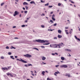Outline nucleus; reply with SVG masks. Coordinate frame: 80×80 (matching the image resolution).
<instances>
[{
	"instance_id": "423d86ee",
	"label": "nucleus",
	"mask_w": 80,
	"mask_h": 80,
	"mask_svg": "<svg viewBox=\"0 0 80 80\" xmlns=\"http://www.w3.org/2000/svg\"><path fill=\"white\" fill-rule=\"evenodd\" d=\"M60 67L61 68H62V67H63L64 68H67V67H68V66L66 65H63L60 66Z\"/></svg>"
},
{
	"instance_id": "2f4dec72",
	"label": "nucleus",
	"mask_w": 80,
	"mask_h": 80,
	"mask_svg": "<svg viewBox=\"0 0 80 80\" xmlns=\"http://www.w3.org/2000/svg\"><path fill=\"white\" fill-rule=\"evenodd\" d=\"M49 4L48 3H47V4H45V6H48V5Z\"/></svg>"
},
{
	"instance_id": "864d4df0",
	"label": "nucleus",
	"mask_w": 80,
	"mask_h": 80,
	"mask_svg": "<svg viewBox=\"0 0 80 80\" xmlns=\"http://www.w3.org/2000/svg\"><path fill=\"white\" fill-rule=\"evenodd\" d=\"M65 32L66 33L67 32H68V30H65Z\"/></svg>"
},
{
	"instance_id": "ea45409f",
	"label": "nucleus",
	"mask_w": 80,
	"mask_h": 80,
	"mask_svg": "<svg viewBox=\"0 0 80 80\" xmlns=\"http://www.w3.org/2000/svg\"><path fill=\"white\" fill-rule=\"evenodd\" d=\"M49 8H52V7H53V6H49Z\"/></svg>"
},
{
	"instance_id": "3c124183",
	"label": "nucleus",
	"mask_w": 80,
	"mask_h": 80,
	"mask_svg": "<svg viewBox=\"0 0 80 80\" xmlns=\"http://www.w3.org/2000/svg\"><path fill=\"white\" fill-rule=\"evenodd\" d=\"M24 66H25V67H28V66L27 64H25Z\"/></svg>"
},
{
	"instance_id": "bb28decb",
	"label": "nucleus",
	"mask_w": 80,
	"mask_h": 80,
	"mask_svg": "<svg viewBox=\"0 0 80 80\" xmlns=\"http://www.w3.org/2000/svg\"><path fill=\"white\" fill-rule=\"evenodd\" d=\"M4 3H4V2H3V3H2L1 4V6H3V5H4Z\"/></svg>"
},
{
	"instance_id": "58836bf2",
	"label": "nucleus",
	"mask_w": 80,
	"mask_h": 80,
	"mask_svg": "<svg viewBox=\"0 0 80 80\" xmlns=\"http://www.w3.org/2000/svg\"><path fill=\"white\" fill-rule=\"evenodd\" d=\"M74 37L75 38H76V39H77V38H77V36L75 35L74 36Z\"/></svg>"
},
{
	"instance_id": "9d476101",
	"label": "nucleus",
	"mask_w": 80,
	"mask_h": 80,
	"mask_svg": "<svg viewBox=\"0 0 80 80\" xmlns=\"http://www.w3.org/2000/svg\"><path fill=\"white\" fill-rule=\"evenodd\" d=\"M23 5H28V3H27L26 2H24L23 3Z\"/></svg>"
},
{
	"instance_id": "9b49d317",
	"label": "nucleus",
	"mask_w": 80,
	"mask_h": 80,
	"mask_svg": "<svg viewBox=\"0 0 80 80\" xmlns=\"http://www.w3.org/2000/svg\"><path fill=\"white\" fill-rule=\"evenodd\" d=\"M58 37L59 38H62V36L61 35H58Z\"/></svg>"
},
{
	"instance_id": "79ce46f5",
	"label": "nucleus",
	"mask_w": 80,
	"mask_h": 80,
	"mask_svg": "<svg viewBox=\"0 0 80 80\" xmlns=\"http://www.w3.org/2000/svg\"><path fill=\"white\" fill-rule=\"evenodd\" d=\"M48 30L49 31L50 30V31H53V30H54V29H48Z\"/></svg>"
},
{
	"instance_id": "cd10ccee",
	"label": "nucleus",
	"mask_w": 80,
	"mask_h": 80,
	"mask_svg": "<svg viewBox=\"0 0 80 80\" xmlns=\"http://www.w3.org/2000/svg\"><path fill=\"white\" fill-rule=\"evenodd\" d=\"M10 48L11 49H12V48H14V49H15V48H14V47H13V46H12V48Z\"/></svg>"
},
{
	"instance_id": "37998d69",
	"label": "nucleus",
	"mask_w": 80,
	"mask_h": 80,
	"mask_svg": "<svg viewBox=\"0 0 80 80\" xmlns=\"http://www.w3.org/2000/svg\"><path fill=\"white\" fill-rule=\"evenodd\" d=\"M28 22V21L27 20H25V21H24V22H25V23H27Z\"/></svg>"
},
{
	"instance_id": "2eb2a0df",
	"label": "nucleus",
	"mask_w": 80,
	"mask_h": 80,
	"mask_svg": "<svg viewBox=\"0 0 80 80\" xmlns=\"http://www.w3.org/2000/svg\"><path fill=\"white\" fill-rule=\"evenodd\" d=\"M57 46L58 48H61L60 44H58L57 45Z\"/></svg>"
},
{
	"instance_id": "4c0bfd02",
	"label": "nucleus",
	"mask_w": 80,
	"mask_h": 80,
	"mask_svg": "<svg viewBox=\"0 0 80 80\" xmlns=\"http://www.w3.org/2000/svg\"><path fill=\"white\" fill-rule=\"evenodd\" d=\"M41 2L42 3H45V1H43L42 0L41 1Z\"/></svg>"
},
{
	"instance_id": "e2e57ef3",
	"label": "nucleus",
	"mask_w": 80,
	"mask_h": 80,
	"mask_svg": "<svg viewBox=\"0 0 80 80\" xmlns=\"http://www.w3.org/2000/svg\"><path fill=\"white\" fill-rule=\"evenodd\" d=\"M12 28H16V26H13L12 27Z\"/></svg>"
},
{
	"instance_id": "0e129e2a",
	"label": "nucleus",
	"mask_w": 80,
	"mask_h": 80,
	"mask_svg": "<svg viewBox=\"0 0 80 80\" xmlns=\"http://www.w3.org/2000/svg\"><path fill=\"white\" fill-rule=\"evenodd\" d=\"M19 17H22V15L21 14H19Z\"/></svg>"
},
{
	"instance_id": "f704fd0d",
	"label": "nucleus",
	"mask_w": 80,
	"mask_h": 80,
	"mask_svg": "<svg viewBox=\"0 0 80 80\" xmlns=\"http://www.w3.org/2000/svg\"><path fill=\"white\" fill-rule=\"evenodd\" d=\"M59 66H60V65H56L55 67H56L57 68V67H59Z\"/></svg>"
},
{
	"instance_id": "f03ea898",
	"label": "nucleus",
	"mask_w": 80,
	"mask_h": 80,
	"mask_svg": "<svg viewBox=\"0 0 80 80\" xmlns=\"http://www.w3.org/2000/svg\"><path fill=\"white\" fill-rule=\"evenodd\" d=\"M17 60H18V61H21L22 62H23V63H27V62L25 61V60H23V59H21V60H20L18 59H17Z\"/></svg>"
},
{
	"instance_id": "412c9836",
	"label": "nucleus",
	"mask_w": 80,
	"mask_h": 80,
	"mask_svg": "<svg viewBox=\"0 0 80 80\" xmlns=\"http://www.w3.org/2000/svg\"><path fill=\"white\" fill-rule=\"evenodd\" d=\"M33 48V49H35V50H38V51L39 50L38 48Z\"/></svg>"
},
{
	"instance_id": "a19ab883",
	"label": "nucleus",
	"mask_w": 80,
	"mask_h": 80,
	"mask_svg": "<svg viewBox=\"0 0 80 80\" xmlns=\"http://www.w3.org/2000/svg\"><path fill=\"white\" fill-rule=\"evenodd\" d=\"M47 80H51V79H50V78H47Z\"/></svg>"
},
{
	"instance_id": "de8ad7c7",
	"label": "nucleus",
	"mask_w": 80,
	"mask_h": 80,
	"mask_svg": "<svg viewBox=\"0 0 80 80\" xmlns=\"http://www.w3.org/2000/svg\"><path fill=\"white\" fill-rule=\"evenodd\" d=\"M52 17H55V15L54 14H53V15L52 16Z\"/></svg>"
},
{
	"instance_id": "b1692460",
	"label": "nucleus",
	"mask_w": 80,
	"mask_h": 80,
	"mask_svg": "<svg viewBox=\"0 0 80 80\" xmlns=\"http://www.w3.org/2000/svg\"><path fill=\"white\" fill-rule=\"evenodd\" d=\"M57 23H55V24L53 25L52 26H54V27H55V26H57Z\"/></svg>"
},
{
	"instance_id": "680f3d73",
	"label": "nucleus",
	"mask_w": 80,
	"mask_h": 80,
	"mask_svg": "<svg viewBox=\"0 0 80 80\" xmlns=\"http://www.w3.org/2000/svg\"><path fill=\"white\" fill-rule=\"evenodd\" d=\"M68 55H68V56L69 57H71V55H70L69 53H68Z\"/></svg>"
},
{
	"instance_id": "49530a36",
	"label": "nucleus",
	"mask_w": 80,
	"mask_h": 80,
	"mask_svg": "<svg viewBox=\"0 0 80 80\" xmlns=\"http://www.w3.org/2000/svg\"><path fill=\"white\" fill-rule=\"evenodd\" d=\"M27 12H28V11H24L25 13H27Z\"/></svg>"
},
{
	"instance_id": "7ed1b4c3",
	"label": "nucleus",
	"mask_w": 80,
	"mask_h": 80,
	"mask_svg": "<svg viewBox=\"0 0 80 80\" xmlns=\"http://www.w3.org/2000/svg\"><path fill=\"white\" fill-rule=\"evenodd\" d=\"M10 67H11V66H10V67H8V68H7L6 67L2 68V69L3 70H6L7 71V70H8V69H9V68H10Z\"/></svg>"
},
{
	"instance_id": "e433bc0d",
	"label": "nucleus",
	"mask_w": 80,
	"mask_h": 80,
	"mask_svg": "<svg viewBox=\"0 0 80 80\" xmlns=\"http://www.w3.org/2000/svg\"><path fill=\"white\" fill-rule=\"evenodd\" d=\"M70 2L72 3H74V2H73L72 1H71V0H69Z\"/></svg>"
},
{
	"instance_id": "c85d7f7f",
	"label": "nucleus",
	"mask_w": 80,
	"mask_h": 80,
	"mask_svg": "<svg viewBox=\"0 0 80 80\" xmlns=\"http://www.w3.org/2000/svg\"><path fill=\"white\" fill-rule=\"evenodd\" d=\"M50 22H51V23H54L53 21V20H50Z\"/></svg>"
},
{
	"instance_id": "603ef678",
	"label": "nucleus",
	"mask_w": 80,
	"mask_h": 80,
	"mask_svg": "<svg viewBox=\"0 0 80 80\" xmlns=\"http://www.w3.org/2000/svg\"><path fill=\"white\" fill-rule=\"evenodd\" d=\"M77 39L78 40V41H80V39L79 38H77Z\"/></svg>"
},
{
	"instance_id": "69168bd1",
	"label": "nucleus",
	"mask_w": 80,
	"mask_h": 80,
	"mask_svg": "<svg viewBox=\"0 0 80 80\" xmlns=\"http://www.w3.org/2000/svg\"><path fill=\"white\" fill-rule=\"evenodd\" d=\"M32 75L33 76H35V75H34V74H33V73H32Z\"/></svg>"
},
{
	"instance_id": "7c9ffc66",
	"label": "nucleus",
	"mask_w": 80,
	"mask_h": 80,
	"mask_svg": "<svg viewBox=\"0 0 80 80\" xmlns=\"http://www.w3.org/2000/svg\"><path fill=\"white\" fill-rule=\"evenodd\" d=\"M22 27H25V25H23L21 26Z\"/></svg>"
},
{
	"instance_id": "a878e982",
	"label": "nucleus",
	"mask_w": 80,
	"mask_h": 80,
	"mask_svg": "<svg viewBox=\"0 0 80 80\" xmlns=\"http://www.w3.org/2000/svg\"><path fill=\"white\" fill-rule=\"evenodd\" d=\"M8 55H12V52H8Z\"/></svg>"
},
{
	"instance_id": "6e6d98bb",
	"label": "nucleus",
	"mask_w": 80,
	"mask_h": 80,
	"mask_svg": "<svg viewBox=\"0 0 80 80\" xmlns=\"http://www.w3.org/2000/svg\"><path fill=\"white\" fill-rule=\"evenodd\" d=\"M41 47L42 48H45V47L43 46H41Z\"/></svg>"
},
{
	"instance_id": "ddd939ff",
	"label": "nucleus",
	"mask_w": 80,
	"mask_h": 80,
	"mask_svg": "<svg viewBox=\"0 0 80 80\" xmlns=\"http://www.w3.org/2000/svg\"><path fill=\"white\" fill-rule=\"evenodd\" d=\"M45 59H46V58H45L44 56H43L42 58V60H45Z\"/></svg>"
},
{
	"instance_id": "20e7f679",
	"label": "nucleus",
	"mask_w": 80,
	"mask_h": 80,
	"mask_svg": "<svg viewBox=\"0 0 80 80\" xmlns=\"http://www.w3.org/2000/svg\"><path fill=\"white\" fill-rule=\"evenodd\" d=\"M24 56H25V57H28V58H30V57H32V55L29 54L24 55Z\"/></svg>"
},
{
	"instance_id": "aec40b11",
	"label": "nucleus",
	"mask_w": 80,
	"mask_h": 80,
	"mask_svg": "<svg viewBox=\"0 0 80 80\" xmlns=\"http://www.w3.org/2000/svg\"><path fill=\"white\" fill-rule=\"evenodd\" d=\"M59 45H60V46H62L63 45V43L62 42H61V43H59Z\"/></svg>"
},
{
	"instance_id": "c756f323",
	"label": "nucleus",
	"mask_w": 80,
	"mask_h": 80,
	"mask_svg": "<svg viewBox=\"0 0 80 80\" xmlns=\"http://www.w3.org/2000/svg\"><path fill=\"white\" fill-rule=\"evenodd\" d=\"M41 27H42V28H44L45 27V26L43 25H42L41 26Z\"/></svg>"
},
{
	"instance_id": "1a4fd4ad",
	"label": "nucleus",
	"mask_w": 80,
	"mask_h": 80,
	"mask_svg": "<svg viewBox=\"0 0 80 80\" xmlns=\"http://www.w3.org/2000/svg\"><path fill=\"white\" fill-rule=\"evenodd\" d=\"M65 51H67V52H72L71 50L69 49H65Z\"/></svg>"
},
{
	"instance_id": "8fccbe9b",
	"label": "nucleus",
	"mask_w": 80,
	"mask_h": 80,
	"mask_svg": "<svg viewBox=\"0 0 80 80\" xmlns=\"http://www.w3.org/2000/svg\"><path fill=\"white\" fill-rule=\"evenodd\" d=\"M72 32L71 31H70L69 32V33H70V34H71V33H72Z\"/></svg>"
},
{
	"instance_id": "6ab92c4d",
	"label": "nucleus",
	"mask_w": 80,
	"mask_h": 80,
	"mask_svg": "<svg viewBox=\"0 0 80 80\" xmlns=\"http://www.w3.org/2000/svg\"><path fill=\"white\" fill-rule=\"evenodd\" d=\"M50 44V43H43V45H49Z\"/></svg>"
},
{
	"instance_id": "09e8293b",
	"label": "nucleus",
	"mask_w": 80,
	"mask_h": 80,
	"mask_svg": "<svg viewBox=\"0 0 80 80\" xmlns=\"http://www.w3.org/2000/svg\"><path fill=\"white\" fill-rule=\"evenodd\" d=\"M68 27H65V29H68Z\"/></svg>"
},
{
	"instance_id": "a211bd4d",
	"label": "nucleus",
	"mask_w": 80,
	"mask_h": 80,
	"mask_svg": "<svg viewBox=\"0 0 80 80\" xmlns=\"http://www.w3.org/2000/svg\"><path fill=\"white\" fill-rule=\"evenodd\" d=\"M11 58H12V59H13V60H14L15 58H13V56H10Z\"/></svg>"
},
{
	"instance_id": "774afa93",
	"label": "nucleus",
	"mask_w": 80,
	"mask_h": 80,
	"mask_svg": "<svg viewBox=\"0 0 80 80\" xmlns=\"http://www.w3.org/2000/svg\"><path fill=\"white\" fill-rule=\"evenodd\" d=\"M66 34H67V35H68V32H66Z\"/></svg>"
},
{
	"instance_id": "4468645a",
	"label": "nucleus",
	"mask_w": 80,
	"mask_h": 80,
	"mask_svg": "<svg viewBox=\"0 0 80 80\" xmlns=\"http://www.w3.org/2000/svg\"><path fill=\"white\" fill-rule=\"evenodd\" d=\"M61 59L63 61L65 60V58L63 57H61Z\"/></svg>"
},
{
	"instance_id": "4be33fe9",
	"label": "nucleus",
	"mask_w": 80,
	"mask_h": 80,
	"mask_svg": "<svg viewBox=\"0 0 80 80\" xmlns=\"http://www.w3.org/2000/svg\"><path fill=\"white\" fill-rule=\"evenodd\" d=\"M52 20H53V21H55V19L53 17H52Z\"/></svg>"
},
{
	"instance_id": "bf43d9fd",
	"label": "nucleus",
	"mask_w": 80,
	"mask_h": 80,
	"mask_svg": "<svg viewBox=\"0 0 80 80\" xmlns=\"http://www.w3.org/2000/svg\"><path fill=\"white\" fill-rule=\"evenodd\" d=\"M68 77H70V75L69 74H68Z\"/></svg>"
},
{
	"instance_id": "393cba45",
	"label": "nucleus",
	"mask_w": 80,
	"mask_h": 80,
	"mask_svg": "<svg viewBox=\"0 0 80 80\" xmlns=\"http://www.w3.org/2000/svg\"><path fill=\"white\" fill-rule=\"evenodd\" d=\"M25 8H26V10H28V7H27V6H25Z\"/></svg>"
},
{
	"instance_id": "f8f14e48",
	"label": "nucleus",
	"mask_w": 80,
	"mask_h": 80,
	"mask_svg": "<svg viewBox=\"0 0 80 80\" xmlns=\"http://www.w3.org/2000/svg\"><path fill=\"white\" fill-rule=\"evenodd\" d=\"M45 71H42V74L43 75H45Z\"/></svg>"
},
{
	"instance_id": "0eeeda50",
	"label": "nucleus",
	"mask_w": 80,
	"mask_h": 80,
	"mask_svg": "<svg viewBox=\"0 0 80 80\" xmlns=\"http://www.w3.org/2000/svg\"><path fill=\"white\" fill-rule=\"evenodd\" d=\"M6 75H8V76H9V75H10L11 77H13V75L12 74L10 73V72H8L6 74Z\"/></svg>"
},
{
	"instance_id": "5701e85b",
	"label": "nucleus",
	"mask_w": 80,
	"mask_h": 80,
	"mask_svg": "<svg viewBox=\"0 0 80 80\" xmlns=\"http://www.w3.org/2000/svg\"><path fill=\"white\" fill-rule=\"evenodd\" d=\"M55 73L56 74H58V73L59 74H60V72H59L58 71H57V72H55Z\"/></svg>"
},
{
	"instance_id": "5fc2aeb1",
	"label": "nucleus",
	"mask_w": 80,
	"mask_h": 80,
	"mask_svg": "<svg viewBox=\"0 0 80 80\" xmlns=\"http://www.w3.org/2000/svg\"><path fill=\"white\" fill-rule=\"evenodd\" d=\"M52 55H55V54L54 53H52Z\"/></svg>"
},
{
	"instance_id": "f257e3e1",
	"label": "nucleus",
	"mask_w": 80,
	"mask_h": 80,
	"mask_svg": "<svg viewBox=\"0 0 80 80\" xmlns=\"http://www.w3.org/2000/svg\"><path fill=\"white\" fill-rule=\"evenodd\" d=\"M36 42H38L39 43H47V40H42L40 39H38L36 40Z\"/></svg>"
},
{
	"instance_id": "a18cd8bd",
	"label": "nucleus",
	"mask_w": 80,
	"mask_h": 80,
	"mask_svg": "<svg viewBox=\"0 0 80 80\" xmlns=\"http://www.w3.org/2000/svg\"><path fill=\"white\" fill-rule=\"evenodd\" d=\"M0 18L1 19H3V17H2L1 16V17H0Z\"/></svg>"
},
{
	"instance_id": "39448f33",
	"label": "nucleus",
	"mask_w": 80,
	"mask_h": 80,
	"mask_svg": "<svg viewBox=\"0 0 80 80\" xmlns=\"http://www.w3.org/2000/svg\"><path fill=\"white\" fill-rule=\"evenodd\" d=\"M19 13L17 11H15L14 13L13 14V16H14V17H15V16L17 15H19Z\"/></svg>"
},
{
	"instance_id": "c03bdc74",
	"label": "nucleus",
	"mask_w": 80,
	"mask_h": 80,
	"mask_svg": "<svg viewBox=\"0 0 80 80\" xmlns=\"http://www.w3.org/2000/svg\"><path fill=\"white\" fill-rule=\"evenodd\" d=\"M61 5V4L60 3H58V6H60Z\"/></svg>"
},
{
	"instance_id": "473e14b6",
	"label": "nucleus",
	"mask_w": 80,
	"mask_h": 80,
	"mask_svg": "<svg viewBox=\"0 0 80 80\" xmlns=\"http://www.w3.org/2000/svg\"><path fill=\"white\" fill-rule=\"evenodd\" d=\"M6 49H9V47H8V46H7L6 47Z\"/></svg>"
},
{
	"instance_id": "6e6552de",
	"label": "nucleus",
	"mask_w": 80,
	"mask_h": 80,
	"mask_svg": "<svg viewBox=\"0 0 80 80\" xmlns=\"http://www.w3.org/2000/svg\"><path fill=\"white\" fill-rule=\"evenodd\" d=\"M53 48H57V44H55L52 45Z\"/></svg>"
},
{
	"instance_id": "f3484780",
	"label": "nucleus",
	"mask_w": 80,
	"mask_h": 80,
	"mask_svg": "<svg viewBox=\"0 0 80 80\" xmlns=\"http://www.w3.org/2000/svg\"><path fill=\"white\" fill-rule=\"evenodd\" d=\"M58 32L59 33H62V31L60 30H59L58 31Z\"/></svg>"
},
{
	"instance_id": "dca6fc26",
	"label": "nucleus",
	"mask_w": 80,
	"mask_h": 80,
	"mask_svg": "<svg viewBox=\"0 0 80 80\" xmlns=\"http://www.w3.org/2000/svg\"><path fill=\"white\" fill-rule=\"evenodd\" d=\"M30 3H31V4H34V3H35V2L34 1H31L30 2Z\"/></svg>"
},
{
	"instance_id": "13d9d810",
	"label": "nucleus",
	"mask_w": 80,
	"mask_h": 80,
	"mask_svg": "<svg viewBox=\"0 0 80 80\" xmlns=\"http://www.w3.org/2000/svg\"><path fill=\"white\" fill-rule=\"evenodd\" d=\"M15 0L17 2H18V0Z\"/></svg>"
},
{
	"instance_id": "338daca9",
	"label": "nucleus",
	"mask_w": 80,
	"mask_h": 80,
	"mask_svg": "<svg viewBox=\"0 0 80 80\" xmlns=\"http://www.w3.org/2000/svg\"><path fill=\"white\" fill-rule=\"evenodd\" d=\"M54 39H57V37H54Z\"/></svg>"
},
{
	"instance_id": "052dcab7",
	"label": "nucleus",
	"mask_w": 80,
	"mask_h": 80,
	"mask_svg": "<svg viewBox=\"0 0 80 80\" xmlns=\"http://www.w3.org/2000/svg\"><path fill=\"white\" fill-rule=\"evenodd\" d=\"M54 75H55V76H57V75L56 73H54Z\"/></svg>"
},
{
	"instance_id": "4d7b16f0",
	"label": "nucleus",
	"mask_w": 80,
	"mask_h": 80,
	"mask_svg": "<svg viewBox=\"0 0 80 80\" xmlns=\"http://www.w3.org/2000/svg\"><path fill=\"white\" fill-rule=\"evenodd\" d=\"M50 47H51V48H53V45L52 46L51 44L50 45Z\"/></svg>"
},
{
	"instance_id": "72a5a7b5",
	"label": "nucleus",
	"mask_w": 80,
	"mask_h": 80,
	"mask_svg": "<svg viewBox=\"0 0 80 80\" xmlns=\"http://www.w3.org/2000/svg\"><path fill=\"white\" fill-rule=\"evenodd\" d=\"M1 59H4V57L3 56H2L1 57Z\"/></svg>"
},
{
	"instance_id": "c9c22d12",
	"label": "nucleus",
	"mask_w": 80,
	"mask_h": 80,
	"mask_svg": "<svg viewBox=\"0 0 80 80\" xmlns=\"http://www.w3.org/2000/svg\"><path fill=\"white\" fill-rule=\"evenodd\" d=\"M28 66H32V65L31 64H28Z\"/></svg>"
}]
</instances>
